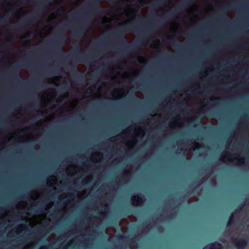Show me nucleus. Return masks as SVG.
<instances>
[{"label": "nucleus", "instance_id": "obj_1", "mask_svg": "<svg viewBox=\"0 0 249 249\" xmlns=\"http://www.w3.org/2000/svg\"><path fill=\"white\" fill-rule=\"evenodd\" d=\"M203 249H221V246L218 243H214L206 246Z\"/></svg>", "mask_w": 249, "mask_h": 249}, {"label": "nucleus", "instance_id": "obj_2", "mask_svg": "<svg viewBox=\"0 0 249 249\" xmlns=\"http://www.w3.org/2000/svg\"><path fill=\"white\" fill-rule=\"evenodd\" d=\"M132 200L133 201V204L135 205H139L142 202L141 198L138 196H133Z\"/></svg>", "mask_w": 249, "mask_h": 249}, {"label": "nucleus", "instance_id": "obj_3", "mask_svg": "<svg viewBox=\"0 0 249 249\" xmlns=\"http://www.w3.org/2000/svg\"><path fill=\"white\" fill-rule=\"evenodd\" d=\"M122 94H121L120 93H119L117 95H116L115 96V97L117 98H119L122 97Z\"/></svg>", "mask_w": 249, "mask_h": 249}]
</instances>
